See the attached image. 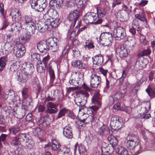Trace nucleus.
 Segmentation results:
<instances>
[{
  "label": "nucleus",
  "instance_id": "obj_49",
  "mask_svg": "<svg viewBox=\"0 0 155 155\" xmlns=\"http://www.w3.org/2000/svg\"><path fill=\"white\" fill-rule=\"evenodd\" d=\"M78 150L80 154H81L86 151V149L84 145L80 144L78 146Z\"/></svg>",
  "mask_w": 155,
  "mask_h": 155
},
{
  "label": "nucleus",
  "instance_id": "obj_62",
  "mask_svg": "<svg viewBox=\"0 0 155 155\" xmlns=\"http://www.w3.org/2000/svg\"><path fill=\"white\" fill-rule=\"evenodd\" d=\"M129 31L133 35H134L136 34V30L134 27H132L130 28Z\"/></svg>",
  "mask_w": 155,
  "mask_h": 155
},
{
  "label": "nucleus",
  "instance_id": "obj_34",
  "mask_svg": "<svg viewBox=\"0 0 155 155\" xmlns=\"http://www.w3.org/2000/svg\"><path fill=\"white\" fill-rule=\"evenodd\" d=\"M98 97L97 95H94L91 98V102L94 104V106L98 107L101 105L100 103L98 101Z\"/></svg>",
  "mask_w": 155,
  "mask_h": 155
},
{
  "label": "nucleus",
  "instance_id": "obj_15",
  "mask_svg": "<svg viewBox=\"0 0 155 155\" xmlns=\"http://www.w3.org/2000/svg\"><path fill=\"white\" fill-rule=\"evenodd\" d=\"M91 86L92 88H96L100 84L101 79L100 76L95 74H93L90 77Z\"/></svg>",
  "mask_w": 155,
  "mask_h": 155
},
{
  "label": "nucleus",
  "instance_id": "obj_23",
  "mask_svg": "<svg viewBox=\"0 0 155 155\" xmlns=\"http://www.w3.org/2000/svg\"><path fill=\"white\" fill-rule=\"evenodd\" d=\"M93 62L94 64L100 66L103 63V57L100 55H97L92 58Z\"/></svg>",
  "mask_w": 155,
  "mask_h": 155
},
{
  "label": "nucleus",
  "instance_id": "obj_53",
  "mask_svg": "<svg viewBox=\"0 0 155 155\" xmlns=\"http://www.w3.org/2000/svg\"><path fill=\"white\" fill-rule=\"evenodd\" d=\"M14 42L15 45V47L17 46V47H18L24 46L21 44L20 39L19 38L17 39H16L14 41Z\"/></svg>",
  "mask_w": 155,
  "mask_h": 155
},
{
  "label": "nucleus",
  "instance_id": "obj_12",
  "mask_svg": "<svg viewBox=\"0 0 155 155\" xmlns=\"http://www.w3.org/2000/svg\"><path fill=\"white\" fill-rule=\"evenodd\" d=\"M97 15L96 13L94 12H90L87 13L84 16V20L86 24L93 23L95 24H98L95 22L97 21Z\"/></svg>",
  "mask_w": 155,
  "mask_h": 155
},
{
  "label": "nucleus",
  "instance_id": "obj_6",
  "mask_svg": "<svg viewBox=\"0 0 155 155\" xmlns=\"http://www.w3.org/2000/svg\"><path fill=\"white\" fill-rule=\"evenodd\" d=\"M34 71V68L33 65L32 67L31 66L27 68L24 69L21 71V73H19V74L17 75L18 80L22 83H25L28 80V75L32 74Z\"/></svg>",
  "mask_w": 155,
  "mask_h": 155
},
{
  "label": "nucleus",
  "instance_id": "obj_10",
  "mask_svg": "<svg viewBox=\"0 0 155 155\" xmlns=\"http://www.w3.org/2000/svg\"><path fill=\"white\" fill-rule=\"evenodd\" d=\"M41 0H31L30 2L31 8L39 12H42L45 8L47 3L45 2L41 4Z\"/></svg>",
  "mask_w": 155,
  "mask_h": 155
},
{
  "label": "nucleus",
  "instance_id": "obj_32",
  "mask_svg": "<svg viewBox=\"0 0 155 155\" xmlns=\"http://www.w3.org/2000/svg\"><path fill=\"white\" fill-rule=\"evenodd\" d=\"M50 78V83L52 85H54V81L55 79V75L54 71L51 68H49L48 70Z\"/></svg>",
  "mask_w": 155,
  "mask_h": 155
},
{
  "label": "nucleus",
  "instance_id": "obj_33",
  "mask_svg": "<svg viewBox=\"0 0 155 155\" xmlns=\"http://www.w3.org/2000/svg\"><path fill=\"white\" fill-rule=\"evenodd\" d=\"M21 142L20 141H19V139L16 137L13 138L10 141V143L11 145L16 147L21 144Z\"/></svg>",
  "mask_w": 155,
  "mask_h": 155
},
{
  "label": "nucleus",
  "instance_id": "obj_50",
  "mask_svg": "<svg viewBox=\"0 0 155 155\" xmlns=\"http://www.w3.org/2000/svg\"><path fill=\"white\" fill-rule=\"evenodd\" d=\"M68 32L69 33H70V39L71 40H73L74 38L76 37V35L74 31H72L71 32V30H70L68 31Z\"/></svg>",
  "mask_w": 155,
  "mask_h": 155
},
{
  "label": "nucleus",
  "instance_id": "obj_37",
  "mask_svg": "<svg viewBox=\"0 0 155 155\" xmlns=\"http://www.w3.org/2000/svg\"><path fill=\"white\" fill-rule=\"evenodd\" d=\"M102 154L108 155H113L112 151L110 152L109 147L107 146L106 147H103L101 148Z\"/></svg>",
  "mask_w": 155,
  "mask_h": 155
},
{
  "label": "nucleus",
  "instance_id": "obj_55",
  "mask_svg": "<svg viewBox=\"0 0 155 155\" xmlns=\"http://www.w3.org/2000/svg\"><path fill=\"white\" fill-rule=\"evenodd\" d=\"M0 12L3 18L5 17L4 10L3 5L2 3H0Z\"/></svg>",
  "mask_w": 155,
  "mask_h": 155
},
{
  "label": "nucleus",
  "instance_id": "obj_4",
  "mask_svg": "<svg viewBox=\"0 0 155 155\" xmlns=\"http://www.w3.org/2000/svg\"><path fill=\"white\" fill-rule=\"evenodd\" d=\"M89 94L87 92L82 91L75 97L74 101L75 104L79 107V113L80 111L85 108V104L89 98Z\"/></svg>",
  "mask_w": 155,
  "mask_h": 155
},
{
  "label": "nucleus",
  "instance_id": "obj_25",
  "mask_svg": "<svg viewBox=\"0 0 155 155\" xmlns=\"http://www.w3.org/2000/svg\"><path fill=\"white\" fill-rule=\"evenodd\" d=\"M82 117L83 119L81 120V121L84 124L92 122L93 119L92 115H89L87 114H84L83 115Z\"/></svg>",
  "mask_w": 155,
  "mask_h": 155
},
{
  "label": "nucleus",
  "instance_id": "obj_7",
  "mask_svg": "<svg viewBox=\"0 0 155 155\" xmlns=\"http://www.w3.org/2000/svg\"><path fill=\"white\" fill-rule=\"evenodd\" d=\"M18 138L21 142L25 143V146L28 148H31L35 145L34 141L31 137L27 134H20Z\"/></svg>",
  "mask_w": 155,
  "mask_h": 155
},
{
  "label": "nucleus",
  "instance_id": "obj_41",
  "mask_svg": "<svg viewBox=\"0 0 155 155\" xmlns=\"http://www.w3.org/2000/svg\"><path fill=\"white\" fill-rule=\"evenodd\" d=\"M19 63L17 61L11 65L10 68V70L12 71H14L16 70L19 66Z\"/></svg>",
  "mask_w": 155,
  "mask_h": 155
},
{
  "label": "nucleus",
  "instance_id": "obj_54",
  "mask_svg": "<svg viewBox=\"0 0 155 155\" xmlns=\"http://www.w3.org/2000/svg\"><path fill=\"white\" fill-rule=\"evenodd\" d=\"M113 108L115 110H120L121 108L120 103L118 102L115 104Z\"/></svg>",
  "mask_w": 155,
  "mask_h": 155
},
{
  "label": "nucleus",
  "instance_id": "obj_5",
  "mask_svg": "<svg viewBox=\"0 0 155 155\" xmlns=\"http://www.w3.org/2000/svg\"><path fill=\"white\" fill-rule=\"evenodd\" d=\"M100 40L101 45L105 47L111 46L113 41L112 34L107 32L102 33L100 35Z\"/></svg>",
  "mask_w": 155,
  "mask_h": 155
},
{
  "label": "nucleus",
  "instance_id": "obj_40",
  "mask_svg": "<svg viewBox=\"0 0 155 155\" xmlns=\"http://www.w3.org/2000/svg\"><path fill=\"white\" fill-rule=\"evenodd\" d=\"M135 16L136 18H138L142 21H146V20L145 17V15L143 13H142L141 14H136L135 15Z\"/></svg>",
  "mask_w": 155,
  "mask_h": 155
},
{
  "label": "nucleus",
  "instance_id": "obj_47",
  "mask_svg": "<svg viewBox=\"0 0 155 155\" xmlns=\"http://www.w3.org/2000/svg\"><path fill=\"white\" fill-rule=\"evenodd\" d=\"M47 112L49 114L55 113L58 111L57 108H47Z\"/></svg>",
  "mask_w": 155,
  "mask_h": 155
},
{
  "label": "nucleus",
  "instance_id": "obj_51",
  "mask_svg": "<svg viewBox=\"0 0 155 155\" xmlns=\"http://www.w3.org/2000/svg\"><path fill=\"white\" fill-rule=\"evenodd\" d=\"M32 65L33 64L29 62H26L23 64L22 67L24 70L31 66L32 67Z\"/></svg>",
  "mask_w": 155,
  "mask_h": 155
},
{
  "label": "nucleus",
  "instance_id": "obj_29",
  "mask_svg": "<svg viewBox=\"0 0 155 155\" xmlns=\"http://www.w3.org/2000/svg\"><path fill=\"white\" fill-rule=\"evenodd\" d=\"M127 41L130 48L134 49L136 45V41L135 38L132 36H129L127 38Z\"/></svg>",
  "mask_w": 155,
  "mask_h": 155
},
{
  "label": "nucleus",
  "instance_id": "obj_38",
  "mask_svg": "<svg viewBox=\"0 0 155 155\" xmlns=\"http://www.w3.org/2000/svg\"><path fill=\"white\" fill-rule=\"evenodd\" d=\"M6 62V58L5 57L0 58V71L2 70L5 67Z\"/></svg>",
  "mask_w": 155,
  "mask_h": 155
},
{
  "label": "nucleus",
  "instance_id": "obj_18",
  "mask_svg": "<svg viewBox=\"0 0 155 155\" xmlns=\"http://www.w3.org/2000/svg\"><path fill=\"white\" fill-rule=\"evenodd\" d=\"M71 64L73 66L80 69L86 70L88 67V65L87 63H84L82 61L80 60H76L72 61Z\"/></svg>",
  "mask_w": 155,
  "mask_h": 155
},
{
  "label": "nucleus",
  "instance_id": "obj_46",
  "mask_svg": "<svg viewBox=\"0 0 155 155\" xmlns=\"http://www.w3.org/2000/svg\"><path fill=\"white\" fill-rule=\"evenodd\" d=\"M127 91L126 87L124 86L122 84H121L120 87V93L121 94H123L126 93Z\"/></svg>",
  "mask_w": 155,
  "mask_h": 155
},
{
  "label": "nucleus",
  "instance_id": "obj_63",
  "mask_svg": "<svg viewBox=\"0 0 155 155\" xmlns=\"http://www.w3.org/2000/svg\"><path fill=\"white\" fill-rule=\"evenodd\" d=\"M121 3V2L120 0H114L113 3V6L115 7L116 5L120 4Z\"/></svg>",
  "mask_w": 155,
  "mask_h": 155
},
{
  "label": "nucleus",
  "instance_id": "obj_8",
  "mask_svg": "<svg viewBox=\"0 0 155 155\" xmlns=\"http://www.w3.org/2000/svg\"><path fill=\"white\" fill-rule=\"evenodd\" d=\"M125 142L126 146L130 149H133L139 143L137 137L134 135H129L126 138Z\"/></svg>",
  "mask_w": 155,
  "mask_h": 155
},
{
  "label": "nucleus",
  "instance_id": "obj_24",
  "mask_svg": "<svg viewBox=\"0 0 155 155\" xmlns=\"http://www.w3.org/2000/svg\"><path fill=\"white\" fill-rule=\"evenodd\" d=\"M115 152L120 155H128L127 150L124 147L121 146L117 145L115 148H113Z\"/></svg>",
  "mask_w": 155,
  "mask_h": 155
},
{
  "label": "nucleus",
  "instance_id": "obj_43",
  "mask_svg": "<svg viewBox=\"0 0 155 155\" xmlns=\"http://www.w3.org/2000/svg\"><path fill=\"white\" fill-rule=\"evenodd\" d=\"M67 112V110L65 108H63L61 110L59 113L57 119L65 115V114Z\"/></svg>",
  "mask_w": 155,
  "mask_h": 155
},
{
  "label": "nucleus",
  "instance_id": "obj_35",
  "mask_svg": "<svg viewBox=\"0 0 155 155\" xmlns=\"http://www.w3.org/2000/svg\"><path fill=\"white\" fill-rule=\"evenodd\" d=\"M122 97L121 94L119 92H117L115 94L114 97H110V101L112 100L113 101L111 102V103H113L115 101L119 100Z\"/></svg>",
  "mask_w": 155,
  "mask_h": 155
},
{
  "label": "nucleus",
  "instance_id": "obj_3",
  "mask_svg": "<svg viewBox=\"0 0 155 155\" xmlns=\"http://www.w3.org/2000/svg\"><path fill=\"white\" fill-rule=\"evenodd\" d=\"M84 74L79 72H76L75 75H71L70 78L69 83L70 84L78 87L82 86L86 90L88 91L89 88L84 84L83 81Z\"/></svg>",
  "mask_w": 155,
  "mask_h": 155
},
{
  "label": "nucleus",
  "instance_id": "obj_44",
  "mask_svg": "<svg viewBox=\"0 0 155 155\" xmlns=\"http://www.w3.org/2000/svg\"><path fill=\"white\" fill-rule=\"evenodd\" d=\"M10 133L12 132L14 135H16V134L18 133L20 130L19 127H13L9 129Z\"/></svg>",
  "mask_w": 155,
  "mask_h": 155
},
{
  "label": "nucleus",
  "instance_id": "obj_30",
  "mask_svg": "<svg viewBox=\"0 0 155 155\" xmlns=\"http://www.w3.org/2000/svg\"><path fill=\"white\" fill-rule=\"evenodd\" d=\"M146 91L149 96L151 97H155V87H148V88L146 89Z\"/></svg>",
  "mask_w": 155,
  "mask_h": 155
},
{
  "label": "nucleus",
  "instance_id": "obj_64",
  "mask_svg": "<svg viewBox=\"0 0 155 155\" xmlns=\"http://www.w3.org/2000/svg\"><path fill=\"white\" fill-rule=\"evenodd\" d=\"M151 117V115L149 114L145 113L143 114V116H141V118L142 119H148Z\"/></svg>",
  "mask_w": 155,
  "mask_h": 155
},
{
  "label": "nucleus",
  "instance_id": "obj_58",
  "mask_svg": "<svg viewBox=\"0 0 155 155\" xmlns=\"http://www.w3.org/2000/svg\"><path fill=\"white\" fill-rule=\"evenodd\" d=\"M49 56H47L43 58V62L45 64V66L47 65L48 61L49 60Z\"/></svg>",
  "mask_w": 155,
  "mask_h": 155
},
{
  "label": "nucleus",
  "instance_id": "obj_60",
  "mask_svg": "<svg viewBox=\"0 0 155 155\" xmlns=\"http://www.w3.org/2000/svg\"><path fill=\"white\" fill-rule=\"evenodd\" d=\"M9 22L7 20H5L4 22L2 27L1 28V30H2L5 29L8 26Z\"/></svg>",
  "mask_w": 155,
  "mask_h": 155
},
{
  "label": "nucleus",
  "instance_id": "obj_13",
  "mask_svg": "<svg viewBox=\"0 0 155 155\" xmlns=\"http://www.w3.org/2000/svg\"><path fill=\"white\" fill-rule=\"evenodd\" d=\"M113 35L116 40H120L122 39L126 35L125 30L121 27L117 28L114 30Z\"/></svg>",
  "mask_w": 155,
  "mask_h": 155
},
{
  "label": "nucleus",
  "instance_id": "obj_17",
  "mask_svg": "<svg viewBox=\"0 0 155 155\" xmlns=\"http://www.w3.org/2000/svg\"><path fill=\"white\" fill-rule=\"evenodd\" d=\"M116 52L121 58L127 56L130 53V50L127 47L123 45L118 46L116 49Z\"/></svg>",
  "mask_w": 155,
  "mask_h": 155
},
{
  "label": "nucleus",
  "instance_id": "obj_21",
  "mask_svg": "<svg viewBox=\"0 0 155 155\" xmlns=\"http://www.w3.org/2000/svg\"><path fill=\"white\" fill-rule=\"evenodd\" d=\"M37 48L41 52L45 53L48 51V45L47 44V41H41L37 44Z\"/></svg>",
  "mask_w": 155,
  "mask_h": 155
},
{
  "label": "nucleus",
  "instance_id": "obj_27",
  "mask_svg": "<svg viewBox=\"0 0 155 155\" xmlns=\"http://www.w3.org/2000/svg\"><path fill=\"white\" fill-rule=\"evenodd\" d=\"M107 139L113 148H115L118 145V141L116 137L114 136L110 135L108 137Z\"/></svg>",
  "mask_w": 155,
  "mask_h": 155
},
{
  "label": "nucleus",
  "instance_id": "obj_48",
  "mask_svg": "<svg viewBox=\"0 0 155 155\" xmlns=\"http://www.w3.org/2000/svg\"><path fill=\"white\" fill-rule=\"evenodd\" d=\"M127 75V72L124 70H123L121 76L120 78V83L123 82L124 80Z\"/></svg>",
  "mask_w": 155,
  "mask_h": 155
},
{
  "label": "nucleus",
  "instance_id": "obj_19",
  "mask_svg": "<svg viewBox=\"0 0 155 155\" xmlns=\"http://www.w3.org/2000/svg\"><path fill=\"white\" fill-rule=\"evenodd\" d=\"M106 13L104 9L103 8H98L97 9V21L95 22L96 24H100L102 22V18L104 17Z\"/></svg>",
  "mask_w": 155,
  "mask_h": 155
},
{
  "label": "nucleus",
  "instance_id": "obj_22",
  "mask_svg": "<svg viewBox=\"0 0 155 155\" xmlns=\"http://www.w3.org/2000/svg\"><path fill=\"white\" fill-rule=\"evenodd\" d=\"M63 135L68 139L71 138L73 137V134L71 128L69 125L65 126L63 128Z\"/></svg>",
  "mask_w": 155,
  "mask_h": 155
},
{
  "label": "nucleus",
  "instance_id": "obj_16",
  "mask_svg": "<svg viewBox=\"0 0 155 155\" xmlns=\"http://www.w3.org/2000/svg\"><path fill=\"white\" fill-rule=\"evenodd\" d=\"M55 39L51 38L47 40V44L48 45V50L52 52H55L58 50L59 46L57 43L54 41V39Z\"/></svg>",
  "mask_w": 155,
  "mask_h": 155
},
{
  "label": "nucleus",
  "instance_id": "obj_56",
  "mask_svg": "<svg viewBox=\"0 0 155 155\" xmlns=\"http://www.w3.org/2000/svg\"><path fill=\"white\" fill-rule=\"evenodd\" d=\"M110 86L109 81L107 79H106V86L104 89V91H107L110 89Z\"/></svg>",
  "mask_w": 155,
  "mask_h": 155
},
{
  "label": "nucleus",
  "instance_id": "obj_31",
  "mask_svg": "<svg viewBox=\"0 0 155 155\" xmlns=\"http://www.w3.org/2000/svg\"><path fill=\"white\" fill-rule=\"evenodd\" d=\"M12 49L11 45L9 43H7L5 45L3 51L5 52L6 54H8L12 51Z\"/></svg>",
  "mask_w": 155,
  "mask_h": 155
},
{
  "label": "nucleus",
  "instance_id": "obj_9",
  "mask_svg": "<svg viewBox=\"0 0 155 155\" xmlns=\"http://www.w3.org/2000/svg\"><path fill=\"white\" fill-rule=\"evenodd\" d=\"M28 89L27 88H24L22 91L23 97V102L22 108L25 110H27L28 107L30 105V103L31 101V98L28 93Z\"/></svg>",
  "mask_w": 155,
  "mask_h": 155
},
{
  "label": "nucleus",
  "instance_id": "obj_59",
  "mask_svg": "<svg viewBox=\"0 0 155 155\" xmlns=\"http://www.w3.org/2000/svg\"><path fill=\"white\" fill-rule=\"evenodd\" d=\"M151 53V51L149 49L143 51L142 53L141 56H146L150 54Z\"/></svg>",
  "mask_w": 155,
  "mask_h": 155
},
{
  "label": "nucleus",
  "instance_id": "obj_14",
  "mask_svg": "<svg viewBox=\"0 0 155 155\" xmlns=\"http://www.w3.org/2000/svg\"><path fill=\"white\" fill-rule=\"evenodd\" d=\"M79 16V12L77 10L71 11L68 15V19L72 22L71 28H73Z\"/></svg>",
  "mask_w": 155,
  "mask_h": 155
},
{
  "label": "nucleus",
  "instance_id": "obj_1",
  "mask_svg": "<svg viewBox=\"0 0 155 155\" xmlns=\"http://www.w3.org/2000/svg\"><path fill=\"white\" fill-rule=\"evenodd\" d=\"M58 15L56 11L52 10H48L43 16L45 21L44 23L35 19L34 17H28L27 23L31 25L28 26L29 29L31 30L32 33H34L36 29V25L37 26L38 30L40 32H43L47 30L51 26L52 28H54L58 26L60 24V20L58 18Z\"/></svg>",
  "mask_w": 155,
  "mask_h": 155
},
{
  "label": "nucleus",
  "instance_id": "obj_52",
  "mask_svg": "<svg viewBox=\"0 0 155 155\" xmlns=\"http://www.w3.org/2000/svg\"><path fill=\"white\" fill-rule=\"evenodd\" d=\"M47 108H57V105L54 104L52 102L48 103L47 104Z\"/></svg>",
  "mask_w": 155,
  "mask_h": 155
},
{
  "label": "nucleus",
  "instance_id": "obj_57",
  "mask_svg": "<svg viewBox=\"0 0 155 155\" xmlns=\"http://www.w3.org/2000/svg\"><path fill=\"white\" fill-rule=\"evenodd\" d=\"M13 102L16 103L17 104H20V98L19 96L17 95L16 96H15V97L13 99Z\"/></svg>",
  "mask_w": 155,
  "mask_h": 155
},
{
  "label": "nucleus",
  "instance_id": "obj_39",
  "mask_svg": "<svg viewBox=\"0 0 155 155\" xmlns=\"http://www.w3.org/2000/svg\"><path fill=\"white\" fill-rule=\"evenodd\" d=\"M108 131L107 128H106V126L103 125L99 130V132L101 135H103L107 134Z\"/></svg>",
  "mask_w": 155,
  "mask_h": 155
},
{
  "label": "nucleus",
  "instance_id": "obj_45",
  "mask_svg": "<svg viewBox=\"0 0 155 155\" xmlns=\"http://www.w3.org/2000/svg\"><path fill=\"white\" fill-rule=\"evenodd\" d=\"M85 44V48H87L88 49L93 48L94 47L93 43L91 42H86Z\"/></svg>",
  "mask_w": 155,
  "mask_h": 155
},
{
  "label": "nucleus",
  "instance_id": "obj_42",
  "mask_svg": "<svg viewBox=\"0 0 155 155\" xmlns=\"http://www.w3.org/2000/svg\"><path fill=\"white\" fill-rule=\"evenodd\" d=\"M42 132L41 130L39 128L37 127L34 129L33 132L36 136H38L41 134Z\"/></svg>",
  "mask_w": 155,
  "mask_h": 155
},
{
  "label": "nucleus",
  "instance_id": "obj_61",
  "mask_svg": "<svg viewBox=\"0 0 155 155\" xmlns=\"http://www.w3.org/2000/svg\"><path fill=\"white\" fill-rule=\"evenodd\" d=\"M148 1L146 0H141L139 3V5L141 6H144L147 4Z\"/></svg>",
  "mask_w": 155,
  "mask_h": 155
},
{
  "label": "nucleus",
  "instance_id": "obj_28",
  "mask_svg": "<svg viewBox=\"0 0 155 155\" xmlns=\"http://www.w3.org/2000/svg\"><path fill=\"white\" fill-rule=\"evenodd\" d=\"M49 4L51 6H55L59 8L63 5V0H51Z\"/></svg>",
  "mask_w": 155,
  "mask_h": 155
},
{
  "label": "nucleus",
  "instance_id": "obj_36",
  "mask_svg": "<svg viewBox=\"0 0 155 155\" xmlns=\"http://www.w3.org/2000/svg\"><path fill=\"white\" fill-rule=\"evenodd\" d=\"M60 146V144L55 140H52L51 145L52 150H57L59 148Z\"/></svg>",
  "mask_w": 155,
  "mask_h": 155
},
{
  "label": "nucleus",
  "instance_id": "obj_26",
  "mask_svg": "<svg viewBox=\"0 0 155 155\" xmlns=\"http://www.w3.org/2000/svg\"><path fill=\"white\" fill-rule=\"evenodd\" d=\"M58 155H71V153L68 148L62 147L58 150Z\"/></svg>",
  "mask_w": 155,
  "mask_h": 155
},
{
  "label": "nucleus",
  "instance_id": "obj_20",
  "mask_svg": "<svg viewBox=\"0 0 155 155\" xmlns=\"http://www.w3.org/2000/svg\"><path fill=\"white\" fill-rule=\"evenodd\" d=\"M14 51L15 55L18 58H21L25 54L26 51L24 46L14 47Z\"/></svg>",
  "mask_w": 155,
  "mask_h": 155
},
{
  "label": "nucleus",
  "instance_id": "obj_2",
  "mask_svg": "<svg viewBox=\"0 0 155 155\" xmlns=\"http://www.w3.org/2000/svg\"><path fill=\"white\" fill-rule=\"evenodd\" d=\"M9 16L11 17L12 21H15V24L12 25L10 31L15 33H18L21 30L22 26H24L25 28V35L21 37V39L25 42L29 41L31 38V35L35 34L36 30H38L37 26L36 25V29L34 33H32L31 30L28 27V26H30L31 27V26L30 23H27V21L28 20L27 19V17L33 16L27 15L22 16L19 10L15 8L10 10Z\"/></svg>",
  "mask_w": 155,
  "mask_h": 155
},
{
  "label": "nucleus",
  "instance_id": "obj_11",
  "mask_svg": "<svg viewBox=\"0 0 155 155\" xmlns=\"http://www.w3.org/2000/svg\"><path fill=\"white\" fill-rule=\"evenodd\" d=\"M122 118L117 116L112 117L110 120V125L114 129H119L122 127Z\"/></svg>",
  "mask_w": 155,
  "mask_h": 155
}]
</instances>
